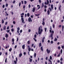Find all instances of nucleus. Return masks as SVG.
Listing matches in <instances>:
<instances>
[{
    "label": "nucleus",
    "mask_w": 64,
    "mask_h": 64,
    "mask_svg": "<svg viewBox=\"0 0 64 64\" xmlns=\"http://www.w3.org/2000/svg\"><path fill=\"white\" fill-rule=\"evenodd\" d=\"M52 33L50 34V37H51V40H53V36L54 33V31L52 30V32L51 31Z\"/></svg>",
    "instance_id": "obj_1"
},
{
    "label": "nucleus",
    "mask_w": 64,
    "mask_h": 64,
    "mask_svg": "<svg viewBox=\"0 0 64 64\" xmlns=\"http://www.w3.org/2000/svg\"><path fill=\"white\" fill-rule=\"evenodd\" d=\"M38 34H41V33H42V31H43V30H42V29H41V28H40V27H39L38 28Z\"/></svg>",
    "instance_id": "obj_2"
},
{
    "label": "nucleus",
    "mask_w": 64,
    "mask_h": 64,
    "mask_svg": "<svg viewBox=\"0 0 64 64\" xmlns=\"http://www.w3.org/2000/svg\"><path fill=\"white\" fill-rule=\"evenodd\" d=\"M42 24L44 26L45 25V22H44V18L43 19V21L42 22Z\"/></svg>",
    "instance_id": "obj_3"
},
{
    "label": "nucleus",
    "mask_w": 64,
    "mask_h": 64,
    "mask_svg": "<svg viewBox=\"0 0 64 64\" xmlns=\"http://www.w3.org/2000/svg\"><path fill=\"white\" fill-rule=\"evenodd\" d=\"M21 20L22 21V23H23L24 24H25V22H24V18H21Z\"/></svg>",
    "instance_id": "obj_4"
},
{
    "label": "nucleus",
    "mask_w": 64,
    "mask_h": 64,
    "mask_svg": "<svg viewBox=\"0 0 64 64\" xmlns=\"http://www.w3.org/2000/svg\"><path fill=\"white\" fill-rule=\"evenodd\" d=\"M46 51L47 52L48 54H49L50 52V50H48V48L46 49Z\"/></svg>",
    "instance_id": "obj_5"
},
{
    "label": "nucleus",
    "mask_w": 64,
    "mask_h": 64,
    "mask_svg": "<svg viewBox=\"0 0 64 64\" xmlns=\"http://www.w3.org/2000/svg\"><path fill=\"white\" fill-rule=\"evenodd\" d=\"M28 21L29 22H32V19H31V18L30 17L28 18Z\"/></svg>",
    "instance_id": "obj_6"
},
{
    "label": "nucleus",
    "mask_w": 64,
    "mask_h": 64,
    "mask_svg": "<svg viewBox=\"0 0 64 64\" xmlns=\"http://www.w3.org/2000/svg\"><path fill=\"white\" fill-rule=\"evenodd\" d=\"M35 10H36V8H35V7H34L32 8V11L33 12H35Z\"/></svg>",
    "instance_id": "obj_7"
},
{
    "label": "nucleus",
    "mask_w": 64,
    "mask_h": 64,
    "mask_svg": "<svg viewBox=\"0 0 64 64\" xmlns=\"http://www.w3.org/2000/svg\"><path fill=\"white\" fill-rule=\"evenodd\" d=\"M19 30H20V28H19V27H18L17 28V32H18V33H19Z\"/></svg>",
    "instance_id": "obj_8"
},
{
    "label": "nucleus",
    "mask_w": 64,
    "mask_h": 64,
    "mask_svg": "<svg viewBox=\"0 0 64 64\" xmlns=\"http://www.w3.org/2000/svg\"><path fill=\"white\" fill-rule=\"evenodd\" d=\"M28 48H29L28 49V51H31V48L30 47V46H28Z\"/></svg>",
    "instance_id": "obj_9"
},
{
    "label": "nucleus",
    "mask_w": 64,
    "mask_h": 64,
    "mask_svg": "<svg viewBox=\"0 0 64 64\" xmlns=\"http://www.w3.org/2000/svg\"><path fill=\"white\" fill-rule=\"evenodd\" d=\"M45 39V37H44L42 39V42L43 43L44 42V40Z\"/></svg>",
    "instance_id": "obj_10"
},
{
    "label": "nucleus",
    "mask_w": 64,
    "mask_h": 64,
    "mask_svg": "<svg viewBox=\"0 0 64 64\" xmlns=\"http://www.w3.org/2000/svg\"><path fill=\"white\" fill-rule=\"evenodd\" d=\"M25 44H24L22 45V48L23 49H25Z\"/></svg>",
    "instance_id": "obj_11"
},
{
    "label": "nucleus",
    "mask_w": 64,
    "mask_h": 64,
    "mask_svg": "<svg viewBox=\"0 0 64 64\" xmlns=\"http://www.w3.org/2000/svg\"><path fill=\"white\" fill-rule=\"evenodd\" d=\"M50 33H51V31L52 30V27H51V26H50Z\"/></svg>",
    "instance_id": "obj_12"
},
{
    "label": "nucleus",
    "mask_w": 64,
    "mask_h": 64,
    "mask_svg": "<svg viewBox=\"0 0 64 64\" xmlns=\"http://www.w3.org/2000/svg\"><path fill=\"white\" fill-rule=\"evenodd\" d=\"M8 36V34H6V35L5 36V37H6V38H7Z\"/></svg>",
    "instance_id": "obj_13"
},
{
    "label": "nucleus",
    "mask_w": 64,
    "mask_h": 64,
    "mask_svg": "<svg viewBox=\"0 0 64 64\" xmlns=\"http://www.w3.org/2000/svg\"><path fill=\"white\" fill-rule=\"evenodd\" d=\"M61 6L60 5V6L59 7V10L60 11L61 10Z\"/></svg>",
    "instance_id": "obj_14"
},
{
    "label": "nucleus",
    "mask_w": 64,
    "mask_h": 64,
    "mask_svg": "<svg viewBox=\"0 0 64 64\" xmlns=\"http://www.w3.org/2000/svg\"><path fill=\"white\" fill-rule=\"evenodd\" d=\"M22 56V52H21L20 53V54H19V57H21Z\"/></svg>",
    "instance_id": "obj_15"
},
{
    "label": "nucleus",
    "mask_w": 64,
    "mask_h": 64,
    "mask_svg": "<svg viewBox=\"0 0 64 64\" xmlns=\"http://www.w3.org/2000/svg\"><path fill=\"white\" fill-rule=\"evenodd\" d=\"M47 12L48 13V15H49L50 14V10H48Z\"/></svg>",
    "instance_id": "obj_16"
},
{
    "label": "nucleus",
    "mask_w": 64,
    "mask_h": 64,
    "mask_svg": "<svg viewBox=\"0 0 64 64\" xmlns=\"http://www.w3.org/2000/svg\"><path fill=\"white\" fill-rule=\"evenodd\" d=\"M40 50L42 51H43V46H42L40 48Z\"/></svg>",
    "instance_id": "obj_17"
},
{
    "label": "nucleus",
    "mask_w": 64,
    "mask_h": 64,
    "mask_svg": "<svg viewBox=\"0 0 64 64\" xmlns=\"http://www.w3.org/2000/svg\"><path fill=\"white\" fill-rule=\"evenodd\" d=\"M29 59H30L29 62H32V58H29Z\"/></svg>",
    "instance_id": "obj_18"
},
{
    "label": "nucleus",
    "mask_w": 64,
    "mask_h": 64,
    "mask_svg": "<svg viewBox=\"0 0 64 64\" xmlns=\"http://www.w3.org/2000/svg\"><path fill=\"white\" fill-rule=\"evenodd\" d=\"M42 46V44H41V43L40 42L39 44V47H40L41 46Z\"/></svg>",
    "instance_id": "obj_19"
},
{
    "label": "nucleus",
    "mask_w": 64,
    "mask_h": 64,
    "mask_svg": "<svg viewBox=\"0 0 64 64\" xmlns=\"http://www.w3.org/2000/svg\"><path fill=\"white\" fill-rule=\"evenodd\" d=\"M3 29L4 30H6V26H4L3 27Z\"/></svg>",
    "instance_id": "obj_20"
},
{
    "label": "nucleus",
    "mask_w": 64,
    "mask_h": 64,
    "mask_svg": "<svg viewBox=\"0 0 64 64\" xmlns=\"http://www.w3.org/2000/svg\"><path fill=\"white\" fill-rule=\"evenodd\" d=\"M12 48H10V49H9V51H10V52H11V51H12Z\"/></svg>",
    "instance_id": "obj_21"
},
{
    "label": "nucleus",
    "mask_w": 64,
    "mask_h": 64,
    "mask_svg": "<svg viewBox=\"0 0 64 64\" xmlns=\"http://www.w3.org/2000/svg\"><path fill=\"white\" fill-rule=\"evenodd\" d=\"M44 6V3H42V8H43V7Z\"/></svg>",
    "instance_id": "obj_22"
},
{
    "label": "nucleus",
    "mask_w": 64,
    "mask_h": 64,
    "mask_svg": "<svg viewBox=\"0 0 64 64\" xmlns=\"http://www.w3.org/2000/svg\"><path fill=\"white\" fill-rule=\"evenodd\" d=\"M36 53H35L34 54V58H36Z\"/></svg>",
    "instance_id": "obj_23"
},
{
    "label": "nucleus",
    "mask_w": 64,
    "mask_h": 64,
    "mask_svg": "<svg viewBox=\"0 0 64 64\" xmlns=\"http://www.w3.org/2000/svg\"><path fill=\"white\" fill-rule=\"evenodd\" d=\"M57 40H58L57 38H55L54 40V41H57Z\"/></svg>",
    "instance_id": "obj_24"
},
{
    "label": "nucleus",
    "mask_w": 64,
    "mask_h": 64,
    "mask_svg": "<svg viewBox=\"0 0 64 64\" xmlns=\"http://www.w3.org/2000/svg\"><path fill=\"white\" fill-rule=\"evenodd\" d=\"M51 8L52 9H53V5L52 4L51 5Z\"/></svg>",
    "instance_id": "obj_25"
},
{
    "label": "nucleus",
    "mask_w": 64,
    "mask_h": 64,
    "mask_svg": "<svg viewBox=\"0 0 64 64\" xmlns=\"http://www.w3.org/2000/svg\"><path fill=\"white\" fill-rule=\"evenodd\" d=\"M20 15L24 16V13H22L20 14Z\"/></svg>",
    "instance_id": "obj_26"
},
{
    "label": "nucleus",
    "mask_w": 64,
    "mask_h": 64,
    "mask_svg": "<svg viewBox=\"0 0 64 64\" xmlns=\"http://www.w3.org/2000/svg\"><path fill=\"white\" fill-rule=\"evenodd\" d=\"M28 44H30V40H28L27 42Z\"/></svg>",
    "instance_id": "obj_27"
},
{
    "label": "nucleus",
    "mask_w": 64,
    "mask_h": 64,
    "mask_svg": "<svg viewBox=\"0 0 64 64\" xmlns=\"http://www.w3.org/2000/svg\"><path fill=\"white\" fill-rule=\"evenodd\" d=\"M27 16L28 17H29L30 16V14H29V13H28L27 14Z\"/></svg>",
    "instance_id": "obj_28"
},
{
    "label": "nucleus",
    "mask_w": 64,
    "mask_h": 64,
    "mask_svg": "<svg viewBox=\"0 0 64 64\" xmlns=\"http://www.w3.org/2000/svg\"><path fill=\"white\" fill-rule=\"evenodd\" d=\"M50 60H52V56H50Z\"/></svg>",
    "instance_id": "obj_29"
},
{
    "label": "nucleus",
    "mask_w": 64,
    "mask_h": 64,
    "mask_svg": "<svg viewBox=\"0 0 64 64\" xmlns=\"http://www.w3.org/2000/svg\"><path fill=\"white\" fill-rule=\"evenodd\" d=\"M62 31H63V30L64 29V25H63L62 26Z\"/></svg>",
    "instance_id": "obj_30"
},
{
    "label": "nucleus",
    "mask_w": 64,
    "mask_h": 64,
    "mask_svg": "<svg viewBox=\"0 0 64 64\" xmlns=\"http://www.w3.org/2000/svg\"><path fill=\"white\" fill-rule=\"evenodd\" d=\"M17 61L16 60H14V62L15 64H17Z\"/></svg>",
    "instance_id": "obj_31"
},
{
    "label": "nucleus",
    "mask_w": 64,
    "mask_h": 64,
    "mask_svg": "<svg viewBox=\"0 0 64 64\" xmlns=\"http://www.w3.org/2000/svg\"><path fill=\"white\" fill-rule=\"evenodd\" d=\"M49 0H47V4H49Z\"/></svg>",
    "instance_id": "obj_32"
},
{
    "label": "nucleus",
    "mask_w": 64,
    "mask_h": 64,
    "mask_svg": "<svg viewBox=\"0 0 64 64\" xmlns=\"http://www.w3.org/2000/svg\"><path fill=\"white\" fill-rule=\"evenodd\" d=\"M21 2H20L19 4V7H20V6H21Z\"/></svg>",
    "instance_id": "obj_33"
},
{
    "label": "nucleus",
    "mask_w": 64,
    "mask_h": 64,
    "mask_svg": "<svg viewBox=\"0 0 64 64\" xmlns=\"http://www.w3.org/2000/svg\"><path fill=\"white\" fill-rule=\"evenodd\" d=\"M24 4H27V2L25 0L24 1Z\"/></svg>",
    "instance_id": "obj_34"
},
{
    "label": "nucleus",
    "mask_w": 64,
    "mask_h": 64,
    "mask_svg": "<svg viewBox=\"0 0 64 64\" xmlns=\"http://www.w3.org/2000/svg\"><path fill=\"white\" fill-rule=\"evenodd\" d=\"M52 27L53 28H55V25H54V24H52Z\"/></svg>",
    "instance_id": "obj_35"
},
{
    "label": "nucleus",
    "mask_w": 64,
    "mask_h": 64,
    "mask_svg": "<svg viewBox=\"0 0 64 64\" xmlns=\"http://www.w3.org/2000/svg\"><path fill=\"white\" fill-rule=\"evenodd\" d=\"M8 6V4L6 3V7H7V6Z\"/></svg>",
    "instance_id": "obj_36"
},
{
    "label": "nucleus",
    "mask_w": 64,
    "mask_h": 64,
    "mask_svg": "<svg viewBox=\"0 0 64 64\" xmlns=\"http://www.w3.org/2000/svg\"><path fill=\"white\" fill-rule=\"evenodd\" d=\"M60 49H61V47H60V46H58V50H60Z\"/></svg>",
    "instance_id": "obj_37"
},
{
    "label": "nucleus",
    "mask_w": 64,
    "mask_h": 64,
    "mask_svg": "<svg viewBox=\"0 0 64 64\" xmlns=\"http://www.w3.org/2000/svg\"><path fill=\"white\" fill-rule=\"evenodd\" d=\"M6 31L8 33H9V32H10V30H7Z\"/></svg>",
    "instance_id": "obj_38"
},
{
    "label": "nucleus",
    "mask_w": 64,
    "mask_h": 64,
    "mask_svg": "<svg viewBox=\"0 0 64 64\" xmlns=\"http://www.w3.org/2000/svg\"><path fill=\"white\" fill-rule=\"evenodd\" d=\"M34 40L35 41V42L37 41V40L35 39H36V38H33Z\"/></svg>",
    "instance_id": "obj_39"
},
{
    "label": "nucleus",
    "mask_w": 64,
    "mask_h": 64,
    "mask_svg": "<svg viewBox=\"0 0 64 64\" xmlns=\"http://www.w3.org/2000/svg\"><path fill=\"white\" fill-rule=\"evenodd\" d=\"M36 37H37V35H36V34H35L34 35V38H36Z\"/></svg>",
    "instance_id": "obj_40"
},
{
    "label": "nucleus",
    "mask_w": 64,
    "mask_h": 64,
    "mask_svg": "<svg viewBox=\"0 0 64 64\" xmlns=\"http://www.w3.org/2000/svg\"><path fill=\"white\" fill-rule=\"evenodd\" d=\"M12 42H14V38H12Z\"/></svg>",
    "instance_id": "obj_41"
},
{
    "label": "nucleus",
    "mask_w": 64,
    "mask_h": 64,
    "mask_svg": "<svg viewBox=\"0 0 64 64\" xmlns=\"http://www.w3.org/2000/svg\"><path fill=\"white\" fill-rule=\"evenodd\" d=\"M44 30L45 32H46V31H47V28H44Z\"/></svg>",
    "instance_id": "obj_42"
},
{
    "label": "nucleus",
    "mask_w": 64,
    "mask_h": 64,
    "mask_svg": "<svg viewBox=\"0 0 64 64\" xmlns=\"http://www.w3.org/2000/svg\"><path fill=\"white\" fill-rule=\"evenodd\" d=\"M63 51L62 50V49H61V50H60V52H61V54H62V52Z\"/></svg>",
    "instance_id": "obj_43"
},
{
    "label": "nucleus",
    "mask_w": 64,
    "mask_h": 64,
    "mask_svg": "<svg viewBox=\"0 0 64 64\" xmlns=\"http://www.w3.org/2000/svg\"><path fill=\"white\" fill-rule=\"evenodd\" d=\"M4 22V20H3V19H2V23L3 24Z\"/></svg>",
    "instance_id": "obj_44"
},
{
    "label": "nucleus",
    "mask_w": 64,
    "mask_h": 64,
    "mask_svg": "<svg viewBox=\"0 0 64 64\" xmlns=\"http://www.w3.org/2000/svg\"><path fill=\"white\" fill-rule=\"evenodd\" d=\"M50 43L51 44H53V40H52L51 41Z\"/></svg>",
    "instance_id": "obj_45"
},
{
    "label": "nucleus",
    "mask_w": 64,
    "mask_h": 64,
    "mask_svg": "<svg viewBox=\"0 0 64 64\" xmlns=\"http://www.w3.org/2000/svg\"><path fill=\"white\" fill-rule=\"evenodd\" d=\"M61 26H62V25H60L58 26V27L59 28H60V27H61Z\"/></svg>",
    "instance_id": "obj_46"
},
{
    "label": "nucleus",
    "mask_w": 64,
    "mask_h": 64,
    "mask_svg": "<svg viewBox=\"0 0 64 64\" xmlns=\"http://www.w3.org/2000/svg\"><path fill=\"white\" fill-rule=\"evenodd\" d=\"M16 2V1L15 0H14L13 3V4H15V3Z\"/></svg>",
    "instance_id": "obj_47"
},
{
    "label": "nucleus",
    "mask_w": 64,
    "mask_h": 64,
    "mask_svg": "<svg viewBox=\"0 0 64 64\" xmlns=\"http://www.w3.org/2000/svg\"><path fill=\"white\" fill-rule=\"evenodd\" d=\"M14 29H12L11 30L12 32H13L14 31Z\"/></svg>",
    "instance_id": "obj_48"
},
{
    "label": "nucleus",
    "mask_w": 64,
    "mask_h": 64,
    "mask_svg": "<svg viewBox=\"0 0 64 64\" xmlns=\"http://www.w3.org/2000/svg\"><path fill=\"white\" fill-rule=\"evenodd\" d=\"M13 23L14 24H15L16 22L15 21H13Z\"/></svg>",
    "instance_id": "obj_49"
},
{
    "label": "nucleus",
    "mask_w": 64,
    "mask_h": 64,
    "mask_svg": "<svg viewBox=\"0 0 64 64\" xmlns=\"http://www.w3.org/2000/svg\"><path fill=\"white\" fill-rule=\"evenodd\" d=\"M35 15L36 16H39V14H36Z\"/></svg>",
    "instance_id": "obj_50"
},
{
    "label": "nucleus",
    "mask_w": 64,
    "mask_h": 64,
    "mask_svg": "<svg viewBox=\"0 0 64 64\" xmlns=\"http://www.w3.org/2000/svg\"><path fill=\"white\" fill-rule=\"evenodd\" d=\"M9 26H8L7 28V30H9Z\"/></svg>",
    "instance_id": "obj_51"
},
{
    "label": "nucleus",
    "mask_w": 64,
    "mask_h": 64,
    "mask_svg": "<svg viewBox=\"0 0 64 64\" xmlns=\"http://www.w3.org/2000/svg\"><path fill=\"white\" fill-rule=\"evenodd\" d=\"M2 8H5V5L3 4L2 6Z\"/></svg>",
    "instance_id": "obj_52"
},
{
    "label": "nucleus",
    "mask_w": 64,
    "mask_h": 64,
    "mask_svg": "<svg viewBox=\"0 0 64 64\" xmlns=\"http://www.w3.org/2000/svg\"><path fill=\"white\" fill-rule=\"evenodd\" d=\"M62 49H64V46H62Z\"/></svg>",
    "instance_id": "obj_53"
},
{
    "label": "nucleus",
    "mask_w": 64,
    "mask_h": 64,
    "mask_svg": "<svg viewBox=\"0 0 64 64\" xmlns=\"http://www.w3.org/2000/svg\"><path fill=\"white\" fill-rule=\"evenodd\" d=\"M5 63H6V62H7V58H6V59L5 60Z\"/></svg>",
    "instance_id": "obj_54"
},
{
    "label": "nucleus",
    "mask_w": 64,
    "mask_h": 64,
    "mask_svg": "<svg viewBox=\"0 0 64 64\" xmlns=\"http://www.w3.org/2000/svg\"><path fill=\"white\" fill-rule=\"evenodd\" d=\"M30 7H31V5L30 4H29L28 5V8H30Z\"/></svg>",
    "instance_id": "obj_55"
},
{
    "label": "nucleus",
    "mask_w": 64,
    "mask_h": 64,
    "mask_svg": "<svg viewBox=\"0 0 64 64\" xmlns=\"http://www.w3.org/2000/svg\"><path fill=\"white\" fill-rule=\"evenodd\" d=\"M7 23H8V22H6L5 23V25H7Z\"/></svg>",
    "instance_id": "obj_56"
},
{
    "label": "nucleus",
    "mask_w": 64,
    "mask_h": 64,
    "mask_svg": "<svg viewBox=\"0 0 64 64\" xmlns=\"http://www.w3.org/2000/svg\"><path fill=\"white\" fill-rule=\"evenodd\" d=\"M24 16L25 17H27V14H25Z\"/></svg>",
    "instance_id": "obj_57"
},
{
    "label": "nucleus",
    "mask_w": 64,
    "mask_h": 64,
    "mask_svg": "<svg viewBox=\"0 0 64 64\" xmlns=\"http://www.w3.org/2000/svg\"><path fill=\"white\" fill-rule=\"evenodd\" d=\"M20 33H22V30H20Z\"/></svg>",
    "instance_id": "obj_58"
},
{
    "label": "nucleus",
    "mask_w": 64,
    "mask_h": 64,
    "mask_svg": "<svg viewBox=\"0 0 64 64\" xmlns=\"http://www.w3.org/2000/svg\"><path fill=\"white\" fill-rule=\"evenodd\" d=\"M60 61H63V58H61L60 59Z\"/></svg>",
    "instance_id": "obj_59"
},
{
    "label": "nucleus",
    "mask_w": 64,
    "mask_h": 64,
    "mask_svg": "<svg viewBox=\"0 0 64 64\" xmlns=\"http://www.w3.org/2000/svg\"><path fill=\"white\" fill-rule=\"evenodd\" d=\"M39 2L40 3H41V0H39Z\"/></svg>",
    "instance_id": "obj_60"
},
{
    "label": "nucleus",
    "mask_w": 64,
    "mask_h": 64,
    "mask_svg": "<svg viewBox=\"0 0 64 64\" xmlns=\"http://www.w3.org/2000/svg\"><path fill=\"white\" fill-rule=\"evenodd\" d=\"M44 8H47V6L46 5L44 6Z\"/></svg>",
    "instance_id": "obj_61"
},
{
    "label": "nucleus",
    "mask_w": 64,
    "mask_h": 64,
    "mask_svg": "<svg viewBox=\"0 0 64 64\" xmlns=\"http://www.w3.org/2000/svg\"><path fill=\"white\" fill-rule=\"evenodd\" d=\"M28 32H31V30L29 29L28 30Z\"/></svg>",
    "instance_id": "obj_62"
},
{
    "label": "nucleus",
    "mask_w": 64,
    "mask_h": 64,
    "mask_svg": "<svg viewBox=\"0 0 64 64\" xmlns=\"http://www.w3.org/2000/svg\"><path fill=\"white\" fill-rule=\"evenodd\" d=\"M21 3H22V4H24L23 1H21Z\"/></svg>",
    "instance_id": "obj_63"
},
{
    "label": "nucleus",
    "mask_w": 64,
    "mask_h": 64,
    "mask_svg": "<svg viewBox=\"0 0 64 64\" xmlns=\"http://www.w3.org/2000/svg\"><path fill=\"white\" fill-rule=\"evenodd\" d=\"M46 8H44V12H46Z\"/></svg>",
    "instance_id": "obj_64"
}]
</instances>
